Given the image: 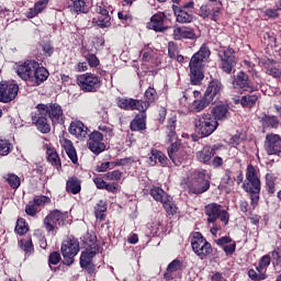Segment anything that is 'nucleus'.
<instances>
[{
	"mask_svg": "<svg viewBox=\"0 0 281 281\" xmlns=\"http://www.w3.org/2000/svg\"><path fill=\"white\" fill-rule=\"evenodd\" d=\"M47 116L54 124H65V113L63 106L58 103H40L36 105V111L32 113V122L40 133L47 134L52 131V125L47 121Z\"/></svg>",
	"mask_w": 281,
	"mask_h": 281,
	"instance_id": "1",
	"label": "nucleus"
},
{
	"mask_svg": "<svg viewBox=\"0 0 281 281\" xmlns=\"http://www.w3.org/2000/svg\"><path fill=\"white\" fill-rule=\"evenodd\" d=\"M241 188L244 192L250 194V205L252 210H256L260 201V175L258 169L254 165H248L246 168V179L244 180Z\"/></svg>",
	"mask_w": 281,
	"mask_h": 281,
	"instance_id": "2",
	"label": "nucleus"
},
{
	"mask_svg": "<svg viewBox=\"0 0 281 281\" xmlns=\"http://www.w3.org/2000/svg\"><path fill=\"white\" fill-rule=\"evenodd\" d=\"M210 48L203 45L190 59V80L193 85H201L205 76L203 75V64L210 58Z\"/></svg>",
	"mask_w": 281,
	"mask_h": 281,
	"instance_id": "3",
	"label": "nucleus"
},
{
	"mask_svg": "<svg viewBox=\"0 0 281 281\" xmlns=\"http://www.w3.org/2000/svg\"><path fill=\"white\" fill-rule=\"evenodd\" d=\"M194 128L201 137H210L218 128V121L212 114L203 113L194 119Z\"/></svg>",
	"mask_w": 281,
	"mask_h": 281,
	"instance_id": "4",
	"label": "nucleus"
},
{
	"mask_svg": "<svg viewBox=\"0 0 281 281\" xmlns=\"http://www.w3.org/2000/svg\"><path fill=\"white\" fill-rule=\"evenodd\" d=\"M188 188L192 194H203L210 190V180L205 179L204 172L195 171L189 178Z\"/></svg>",
	"mask_w": 281,
	"mask_h": 281,
	"instance_id": "5",
	"label": "nucleus"
},
{
	"mask_svg": "<svg viewBox=\"0 0 281 281\" xmlns=\"http://www.w3.org/2000/svg\"><path fill=\"white\" fill-rule=\"evenodd\" d=\"M78 85L86 93H95L102 87V80L98 75L87 72L78 77Z\"/></svg>",
	"mask_w": 281,
	"mask_h": 281,
	"instance_id": "6",
	"label": "nucleus"
},
{
	"mask_svg": "<svg viewBox=\"0 0 281 281\" xmlns=\"http://www.w3.org/2000/svg\"><path fill=\"white\" fill-rule=\"evenodd\" d=\"M191 247L194 254L201 257L202 260L205 256H210V254H212V245L199 232L191 235Z\"/></svg>",
	"mask_w": 281,
	"mask_h": 281,
	"instance_id": "7",
	"label": "nucleus"
},
{
	"mask_svg": "<svg viewBox=\"0 0 281 281\" xmlns=\"http://www.w3.org/2000/svg\"><path fill=\"white\" fill-rule=\"evenodd\" d=\"M80 251V243L76 238H69L61 244V254L64 257V265L68 267L74 265V258Z\"/></svg>",
	"mask_w": 281,
	"mask_h": 281,
	"instance_id": "8",
	"label": "nucleus"
},
{
	"mask_svg": "<svg viewBox=\"0 0 281 281\" xmlns=\"http://www.w3.org/2000/svg\"><path fill=\"white\" fill-rule=\"evenodd\" d=\"M205 214L207 216V223H216L218 218L224 225L229 223V213L227 211L222 210V206L216 203H211L205 206Z\"/></svg>",
	"mask_w": 281,
	"mask_h": 281,
	"instance_id": "9",
	"label": "nucleus"
},
{
	"mask_svg": "<svg viewBox=\"0 0 281 281\" xmlns=\"http://www.w3.org/2000/svg\"><path fill=\"white\" fill-rule=\"evenodd\" d=\"M236 52L233 48H223L218 52L221 58V69L225 74H232V70L236 67Z\"/></svg>",
	"mask_w": 281,
	"mask_h": 281,
	"instance_id": "10",
	"label": "nucleus"
},
{
	"mask_svg": "<svg viewBox=\"0 0 281 281\" xmlns=\"http://www.w3.org/2000/svg\"><path fill=\"white\" fill-rule=\"evenodd\" d=\"M194 9V2H189L182 7L177 4L172 5L173 14L178 23H192L194 21V14L191 10Z\"/></svg>",
	"mask_w": 281,
	"mask_h": 281,
	"instance_id": "11",
	"label": "nucleus"
},
{
	"mask_svg": "<svg viewBox=\"0 0 281 281\" xmlns=\"http://www.w3.org/2000/svg\"><path fill=\"white\" fill-rule=\"evenodd\" d=\"M168 157L175 166H183V162L188 161V151L180 143L176 142L168 148Z\"/></svg>",
	"mask_w": 281,
	"mask_h": 281,
	"instance_id": "12",
	"label": "nucleus"
},
{
	"mask_svg": "<svg viewBox=\"0 0 281 281\" xmlns=\"http://www.w3.org/2000/svg\"><path fill=\"white\" fill-rule=\"evenodd\" d=\"M88 139V148L94 155H100V153H104L106 150V145L104 144V134L99 131L92 132Z\"/></svg>",
	"mask_w": 281,
	"mask_h": 281,
	"instance_id": "13",
	"label": "nucleus"
},
{
	"mask_svg": "<svg viewBox=\"0 0 281 281\" xmlns=\"http://www.w3.org/2000/svg\"><path fill=\"white\" fill-rule=\"evenodd\" d=\"M97 254H98V244H95V241H92V244L90 245V249H87L86 251L81 252L80 267L82 269H87L88 273H93V271H95V268L91 260H93Z\"/></svg>",
	"mask_w": 281,
	"mask_h": 281,
	"instance_id": "14",
	"label": "nucleus"
},
{
	"mask_svg": "<svg viewBox=\"0 0 281 281\" xmlns=\"http://www.w3.org/2000/svg\"><path fill=\"white\" fill-rule=\"evenodd\" d=\"M263 146L267 155H280L281 136L279 134L268 133L266 135Z\"/></svg>",
	"mask_w": 281,
	"mask_h": 281,
	"instance_id": "15",
	"label": "nucleus"
},
{
	"mask_svg": "<svg viewBox=\"0 0 281 281\" xmlns=\"http://www.w3.org/2000/svg\"><path fill=\"white\" fill-rule=\"evenodd\" d=\"M38 67V64L36 60H26L22 64H19L16 66V74L19 78L22 80H32V76L34 75V70Z\"/></svg>",
	"mask_w": 281,
	"mask_h": 281,
	"instance_id": "16",
	"label": "nucleus"
},
{
	"mask_svg": "<svg viewBox=\"0 0 281 281\" xmlns=\"http://www.w3.org/2000/svg\"><path fill=\"white\" fill-rule=\"evenodd\" d=\"M19 93L16 83L0 82V102H12Z\"/></svg>",
	"mask_w": 281,
	"mask_h": 281,
	"instance_id": "17",
	"label": "nucleus"
},
{
	"mask_svg": "<svg viewBox=\"0 0 281 281\" xmlns=\"http://www.w3.org/2000/svg\"><path fill=\"white\" fill-rule=\"evenodd\" d=\"M68 131L70 135H74L75 137H77V139L80 140L87 139V137H89V127H87L85 123L80 121H75L70 123Z\"/></svg>",
	"mask_w": 281,
	"mask_h": 281,
	"instance_id": "18",
	"label": "nucleus"
},
{
	"mask_svg": "<svg viewBox=\"0 0 281 281\" xmlns=\"http://www.w3.org/2000/svg\"><path fill=\"white\" fill-rule=\"evenodd\" d=\"M221 91H223V83L217 79H213L209 83L204 95L207 98V100L216 102L221 95Z\"/></svg>",
	"mask_w": 281,
	"mask_h": 281,
	"instance_id": "19",
	"label": "nucleus"
},
{
	"mask_svg": "<svg viewBox=\"0 0 281 281\" xmlns=\"http://www.w3.org/2000/svg\"><path fill=\"white\" fill-rule=\"evenodd\" d=\"M234 87H239L243 91H254V83L249 80V76L245 71H240L233 80Z\"/></svg>",
	"mask_w": 281,
	"mask_h": 281,
	"instance_id": "20",
	"label": "nucleus"
},
{
	"mask_svg": "<svg viewBox=\"0 0 281 281\" xmlns=\"http://www.w3.org/2000/svg\"><path fill=\"white\" fill-rule=\"evenodd\" d=\"M47 78H49V71H47L45 67L37 66L33 71L31 82H33L34 87H38L40 85H43Z\"/></svg>",
	"mask_w": 281,
	"mask_h": 281,
	"instance_id": "21",
	"label": "nucleus"
},
{
	"mask_svg": "<svg viewBox=\"0 0 281 281\" xmlns=\"http://www.w3.org/2000/svg\"><path fill=\"white\" fill-rule=\"evenodd\" d=\"M216 150H218V147L213 146H204L202 150L196 153V158L202 162V164H207L216 155Z\"/></svg>",
	"mask_w": 281,
	"mask_h": 281,
	"instance_id": "22",
	"label": "nucleus"
},
{
	"mask_svg": "<svg viewBox=\"0 0 281 281\" xmlns=\"http://www.w3.org/2000/svg\"><path fill=\"white\" fill-rule=\"evenodd\" d=\"M211 113L216 122H218V120H227V117H229V106L226 104L215 105L212 108Z\"/></svg>",
	"mask_w": 281,
	"mask_h": 281,
	"instance_id": "23",
	"label": "nucleus"
},
{
	"mask_svg": "<svg viewBox=\"0 0 281 281\" xmlns=\"http://www.w3.org/2000/svg\"><path fill=\"white\" fill-rule=\"evenodd\" d=\"M220 247H223L226 256H232L236 251V243L232 241V238L224 236L216 240Z\"/></svg>",
	"mask_w": 281,
	"mask_h": 281,
	"instance_id": "24",
	"label": "nucleus"
},
{
	"mask_svg": "<svg viewBox=\"0 0 281 281\" xmlns=\"http://www.w3.org/2000/svg\"><path fill=\"white\" fill-rule=\"evenodd\" d=\"M61 146L64 150H66V154L72 161V164H78V154L76 153V147H74V143H71V140L67 138H64L61 140Z\"/></svg>",
	"mask_w": 281,
	"mask_h": 281,
	"instance_id": "25",
	"label": "nucleus"
},
{
	"mask_svg": "<svg viewBox=\"0 0 281 281\" xmlns=\"http://www.w3.org/2000/svg\"><path fill=\"white\" fill-rule=\"evenodd\" d=\"M149 30H154L155 32H164L166 30L164 26V14L158 13L151 16Z\"/></svg>",
	"mask_w": 281,
	"mask_h": 281,
	"instance_id": "26",
	"label": "nucleus"
},
{
	"mask_svg": "<svg viewBox=\"0 0 281 281\" xmlns=\"http://www.w3.org/2000/svg\"><path fill=\"white\" fill-rule=\"evenodd\" d=\"M173 36L176 41H181V38H194V30L188 27H177L173 31Z\"/></svg>",
	"mask_w": 281,
	"mask_h": 281,
	"instance_id": "27",
	"label": "nucleus"
},
{
	"mask_svg": "<svg viewBox=\"0 0 281 281\" xmlns=\"http://www.w3.org/2000/svg\"><path fill=\"white\" fill-rule=\"evenodd\" d=\"M145 128L146 113H140L131 122V131H144Z\"/></svg>",
	"mask_w": 281,
	"mask_h": 281,
	"instance_id": "28",
	"label": "nucleus"
},
{
	"mask_svg": "<svg viewBox=\"0 0 281 281\" xmlns=\"http://www.w3.org/2000/svg\"><path fill=\"white\" fill-rule=\"evenodd\" d=\"M256 102H258V94H256V93L246 94V95L241 97V99H240V104L245 109H251V108L256 106Z\"/></svg>",
	"mask_w": 281,
	"mask_h": 281,
	"instance_id": "29",
	"label": "nucleus"
},
{
	"mask_svg": "<svg viewBox=\"0 0 281 281\" xmlns=\"http://www.w3.org/2000/svg\"><path fill=\"white\" fill-rule=\"evenodd\" d=\"M67 192L70 194H78L82 188L80 187V180L76 177L70 178L66 184Z\"/></svg>",
	"mask_w": 281,
	"mask_h": 281,
	"instance_id": "30",
	"label": "nucleus"
},
{
	"mask_svg": "<svg viewBox=\"0 0 281 281\" xmlns=\"http://www.w3.org/2000/svg\"><path fill=\"white\" fill-rule=\"evenodd\" d=\"M47 216L50 217L52 221L57 225H59V227L65 225V221H67V213H63L58 210L52 211Z\"/></svg>",
	"mask_w": 281,
	"mask_h": 281,
	"instance_id": "31",
	"label": "nucleus"
},
{
	"mask_svg": "<svg viewBox=\"0 0 281 281\" xmlns=\"http://www.w3.org/2000/svg\"><path fill=\"white\" fill-rule=\"evenodd\" d=\"M213 101L211 99H207V97L204 94L202 99H198L193 102V109L196 111V113H201L204 109H207L210 104H212Z\"/></svg>",
	"mask_w": 281,
	"mask_h": 281,
	"instance_id": "32",
	"label": "nucleus"
},
{
	"mask_svg": "<svg viewBox=\"0 0 281 281\" xmlns=\"http://www.w3.org/2000/svg\"><path fill=\"white\" fill-rule=\"evenodd\" d=\"M149 194L150 196H153L155 201H158V203H164V201L169 196L168 193H166V191L158 187H154L150 190Z\"/></svg>",
	"mask_w": 281,
	"mask_h": 281,
	"instance_id": "33",
	"label": "nucleus"
},
{
	"mask_svg": "<svg viewBox=\"0 0 281 281\" xmlns=\"http://www.w3.org/2000/svg\"><path fill=\"white\" fill-rule=\"evenodd\" d=\"M162 205H164L167 214H171V216H175V214H177V212L179 210L177 207V204L175 203V200H172V196H170V195L162 201Z\"/></svg>",
	"mask_w": 281,
	"mask_h": 281,
	"instance_id": "34",
	"label": "nucleus"
},
{
	"mask_svg": "<svg viewBox=\"0 0 281 281\" xmlns=\"http://www.w3.org/2000/svg\"><path fill=\"white\" fill-rule=\"evenodd\" d=\"M266 190L269 194H276V176L273 173H266Z\"/></svg>",
	"mask_w": 281,
	"mask_h": 281,
	"instance_id": "35",
	"label": "nucleus"
},
{
	"mask_svg": "<svg viewBox=\"0 0 281 281\" xmlns=\"http://www.w3.org/2000/svg\"><path fill=\"white\" fill-rule=\"evenodd\" d=\"M177 124V119L176 117H171L168 120L167 123V136L169 137V142H172V139H175V137L177 136V132H176V126Z\"/></svg>",
	"mask_w": 281,
	"mask_h": 281,
	"instance_id": "36",
	"label": "nucleus"
},
{
	"mask_svg": "<svg viewBox=\"0 0 281 281\" xmlns=\"http://www.w3.org/2000/svg\"><path fill=\"white\" fill-rule=\"evenodd\" d=\"M47 155L49 164H52V166H55L57 170H60L63 165L60 162V157H58V154L54 149H48Z\"/></svg>",
	"mask_w": 281,
	"mask_h": 281,
	"instance_id": "37",
	"label": "nucleus"
},
{
	"mask_svg": "<svg viewBox=\"0 0 281 281\" xmlns=\"http://www.w3.org/2000/svg\"><path fill=\"white\" fill-rule=\"evenodd\" d=\"M14 146L11 144L8 139H0V155L1 157H7V155H10L12 153V149Z\"/></svg>",
	"mask_w": 281,
	"mask_h": 281,
	"instance_id": "38",
	"label": "nucleus"
},
{
	"mask_svg": "<svg viewBox=\"0 0 281 281\" xmlns=\"http://www.w3.org/2000/svg\"><path fill=\"white\" fill-rule=\"evenodd\" d=\"M72 10L77 13H83L89 12V8L87 7V0H76L72 2Z\"/></svg>",
	"mask_w": 281,
	"mask_h": 281,
	"instance_id": "39",
	"label": "nucleus"
},
{
	"mask_svg": "<svg viewBox=\"0 0 281 281\" xmlns=\"http://www.w3.org/2000/svg\"><path fill=\"white\" fill-rule=\"evenodd\" d=\"M148 106H150V102L134 99V111H139L140 114L146 113Z\"/></svg>",
	"mask_w": 281,
	"mask_h": 281,
	"instance_id": "40",
	"label": "nucleus"
},
{
	"mask_svg": "<svg viewBox=\"0 0 281 281\" xmlns=\"http://www.w3.org/2000/svg\"><path fill=\"white\" fill-rule=\"evenodd\" d=\"M262 124L263 126H270L271 128H277L278 124H280V121L278 120V116L266 115L265 117H262Z\"/></svg>",
	"mask_w": 281,
	"mask_h": 281,
	"instance_id": "41",
	"label": "nucleus"
},
{
	"mask_svg": "<svg viewBox=\"0 0 281 281\" xmlns=\"http://www.w3.org/2000/svg\"><path fill=\"white\" fill-rule=\"evenodd\" d=\"M7 182L9 183L10 188H12L13 190H16L21 186V178H19V176L14 173H11V175H8Z\"/></svg>",
	"mask_w": 281,
	"mask_h": 281,
	"instance_id": "42",
	"label": "nucleus"
},
{
	"mask_svg": "<svg viewBox=\"0 0 281 281\" xmlns=\"http://www.w3.org/2000/svg\"><path fill=\"white\" fill-rule=\"evenodd\" d=\"M27 231L29 228L25 221L23 218H18L16 225H15L16 234H19L20 236H24V234H27Z\"/></svg>",
	"mask_w": 281,
	"mask_h": 281,
	"instance_id": "43",
	"label": "nucleus"
},
{
	"mask_svg": "<svg viewBox=\"0 0 281 281\" xmlns=\"http://www.w3.org/2000/svg\"><path fill=\"white\" fill-rule=\"evenodd\" d=\"M44 227L46 229V232L48 233H54L56 229H58V227H60L57 223L52 221V217L46 216L44 218Z\"/></svg>",
	"mask_w": 281,
	"mask_h": 281,
	"instance_id": "44",
	"label": "nucleus"
},
{
	"mask_svg": "<svg viewBox=\"0 0 281 281\" xmlns=\"http://www.w3.org/2000/svg\"><path fill=\"white\" fill-rule=\"evenodd\" d=\"M222 183H224L226 188H234V172H232V170L227 169L225 171V176L222 180Z\"/></svg>",
	"mask_w": 281,
	"mask_h": 281,
	"instance_id": "45",
	"label": "nucleus"
},
{
	"mask_svg": "<svg viewBox=\"0 0 281 281\" xmlns=\"http://www.w3.org/2000/svg\"><path fill=\"white\" fill-rule=\"evenodd\" d=\"M20 247L24 250V252L30 256L32 251H34V245L32 244V239H22L20 241Z\"/></svg>",
	"mask_w": 281,
	"mask_h": 281,
	"instance_id": "46",
	"label": "nucleus"
},
{
	"mask_svg": "<svg viewBox=\"0 0 281 281\" xmlns=\"http://www.w3.org/2000/svg\"><path fill=\"white\" fill-rule=\"evenodd\" d=\"M104 212H106V202L100 201L95 206V217L103 220L104 218Z\"/></svg>",
	"mask_w": 281,
	"mask_h": 281,
	"instance_id": "47",
	"label": "nucleus"
},
{
	"mask_svg": "<svg viewBox=\"0 0 281 281\" xmlns=\"http://www.w3.org/2000/svg\"><path fill=\"white\" fill-rule=\"evenodd\" d=\"M52 200L47 195H37L34 198L33 203L35 206L43 207V205H47V203H50Z\"/></svg>",
	"mask_w": 281,
	"mask_h": 281,
	"instance_id": "48",
	"label": "nucleus"
},
{
	"mask_svg": "<svg viewBox=\"0 0 281 281\" xmlns=\"http://www.w3.org/2000/svg\"><path fill=\"white\" fill-rule=\"evenodd\" d=\"M181 267H183V262L179 259H175L168 265L167 271H169V273H175L177 271H181Z\"/></svg>",
	"mask_w": 281,
	"mask_h": 281,
	"instance_id": "49",
	"label": "nucleus"
},
{
	"mask_svg": "<svg viewBox=\"0 0 281 281\" xmlns=\"http://www.w3.org/2000/svg\"><path fill=\"white\" fill-rule=\"evenodd\" d=\"M154 157H158V161L164 168L170 164V160H168L166 154L161 153L160 150L154 149Z\"/></svg>",
	"mask_w": 281,
	"mask_h": 281,
	"instance_id": "50",
	"label": "nucleus"
},
{
	"mask_svg": "<svg viewBox=\"0 0 281 281\" xmlns=\"http://www.w3.org/2000/svg\"><path fill=\"white\" fill-rule=\"evenodd\" d=\"M97 25L99 27H111V15H100Z\"/></svg>",
	"mask_w": 281,
	"mask_h": 281,
	"instance_id": "51",
	"label": "nucleus"
},
{
	"mask_svg": "<svg viewBox=\"0 0 281 281\" xmlns=\"http://www.w3.org/2000/svg\"><path fill=\"white\" fill-rule=\"evenodd\" d=\"M137 161H139V159L135 157H127V158L116 160L114 162V166H131V164H137Z\"/></svg>",
	"mask_w": 281,
	"mask_h": 281,
	"instance_id": "52",
	"label": "nucleus"
},
{
	"mask_svg": "<svg viewBox=\"0 0 281 281\" xmlns=\"http://www.w3.org/2000/svg\"><path fill=\"white\" fill-rule=\"evenodd\" d=\"M248 278H250V280H254V281H261V280H267V274L259 273V272H256V270L250 269L248 271Z\"/></svg>",
	"mask_w": 281,
	"mask_h": 281,
	"instance_id": "53",
	"label": "nucleus"
},
{
	"mask_svg": "<svg viewBox=\"0 0 281 281\" xmlns=\"http://www.w3.org/2000/svg\"><path fill=\"white\" fill-rule=\"evenodd\" d=\"M99 131H101V135L106 139H111V137H113V128L111 126L100 125Z\"/></svg>",
	"mask_w": 281,
	"mask_h": 281,
	"instance_id": "54",
	"label": "nucleus"
},
{
	"mask_svg": "<svg viewBox=\"0 0 281 281\" xmlns=\"http://www.w3.org/2000/svg\"><path fill=\"white\" fill-rule=\"evenodd\" d=\"M140 55L143 56V60L148 63L153 56V48L149 45H145L144 48L140 50Z\"/></svg>",
	"mask_w": 281,
	"mask_h": 281,
	"instance_id": "55",
	"label": "nucleus"
},
{
	"mask_svg": "<svg viewBox=\"0 0 281 281\" xmlns=\"http://www.w3.org/2000/svg\"><path fill=\"white\" fill-rule=\"evenodd\" d=\"M105 179H108V181H120L122 179V171L114 170V171L108 172L105 173Z\"/></svg>",
	"mask_w": 281,
	"mask_h": 281,
	"instance_id": "56",
	"label": "nucleus"
},
{
	"mask_svg": "<svg viewBox=\"0 0 281 281\" xmlns=\"http://www.w3.org/2000/svg\"><path fill=\"white\" fill-rule=\"evenodd\" d=\"M25 212L29 216H35L36 214H38V209L34 202H30L25 206Z\"/></svg>",
	"mask_w": 281,
	"mask_h": 281,
	"instance_id": "57",
	"label": "nucleus"
},
{
	"mask_svg": "<svg viewBox=\"0 0 281 281\" xmlns=\"http://www.w3.org/2000/svg\"><path fill=\"white\" fill-rule=\"evenodd\" d=\"M86 60L90 67H98L100 65V59L94 54L86 55Z\"/></svg>",
	"mask_w": 281,
	"mask_h": 281,
	"instance_id": "58",
	"label": "nucleus"
},
{
	"mask_svg": "<svg viewBox=\"0 0 281 281\" xmlns=\"http://www.w3.org/2000/svg\"><path fill=\"white\" fill-rule=\"evenodd\" d=\"M145 98L149 100V102H155V100H157V90H155L153 87H149L145 91Z\"/></svg>",
	"mask_w": 281,
	"mask_h": 281,
	"instance_id": "59",
	"label": "nucleus"
},
{
	"mask_svg": "<svg viewBox=\"0 0 281 281\" xmlns=\"http://www.w3.org/2000/svg\"><path fill=\"white\" fill-rule=\"evenodd\" d=\"M117 106L124 111H128L130 98H119L116 99Z\"/></svg>",
	"mask_w": 281,
	"mask_h": 281,
	"instance_id": "60",
	"label": "nucleus"
},
{
	"mask_svg": "<svg viewBox=\"0 0 281 281\" xmlns=\"http://www.w3.org/2000/svg\"><path fill=\"white\" fill-rule=\"evenodd\" d=\"M60 262V254L58 252H52L48 258V265L52 269V265H58Z\"/></svg>",
	"mask_w": 281,
	"mask_h": 281,
	"instance_id": "61",
	"label": "nucleus"
},
{
	"mask_svg": "<svg viewBox=\"0 0 281 281\" xmlns=\"http://www.w3.org/2000/svg\"><path fill=\"white\" fill-rule=\"evenodd\" d=\"M47 0H38L35 5L34 9L37 10V12L41 14V12H43V10H45V8H47Z\"/></svg>",
	"mask_w": 281,
	"mask_h": 281,
	"instance_id": "62",
	"label": "nucleus"
},
{
	"mask_svg": "<svg viewBox=\"0 0 281 281\" xmlns=\"http://www.w3.org/2000/svg\"><path fill=\"white\" fill-rule=\"evenodd\" d=\"M267 74L269 76H272V78H280L281 71L277 67H271L267 70Z\"/></svg>",
	"mask_w": 281,
	"mask_h": 281,
	"instance_id": "63",
	"label": "nucleus"
},
{
	"mask_svg": "<svg viewBox=\"0 0 281 281\" xmlns=\"http://www.w3.org/2000/svg\"><path fill=\"white\" fill-rule=\"evenodd\" d=\"M97 13L101 16H110L109 10H106V8H104V4L102 3L97 7Z\"/></svg>",
	"mask_w": 281,
	"mask_h": 281,
	"instance_id": "64",
	"label": "nucleus"
}]
</instances>
